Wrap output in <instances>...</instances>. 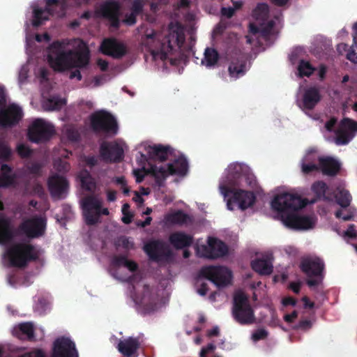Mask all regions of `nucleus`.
<instances>
[{"mask_svg":"<svg viewBox=\"0 0 357 357\" xmlns=\"http://www.w3.org/2000/svg\"><path fill=\"white\" fill-rule=\"evenodd\" d=\"M54 126L42 119L34 120L29 126L27 136L33 143L45 142L54 135Z\"/></svg>","mask_w":357,"mask_h":357,"instance_id":"nucleus-14","label":"nucleus"},{"mask_svg":"<svg viewBox=\"0 0 357 357\" xmlns=\"http://www.w3.org/2000/svg\"><path fill=\"white\" fill-rule=\"evenodd\" d=\"M243 165L238 162L231 163L227 168V180L230 185H238L239 184L238 179L242 178L244 174H243Z\"/></svg>","mask_w":357,"mask_h":357,"instance_id":"nucleus-33","label":"nucleus"},{"mask_svg":"<svg viewBox=\"0 0 357 357\" xmlns=\"http://www.w3.org/2000/svg\"><path fill=\"white\" fill-rule=\"evenodd\" d=\"M91 127L96 134L115 135L118 132V123L113 115L106 111H98L91 114Z\"/></svg>","mask_w":357,"mask_h":357,"instance_id":"nucleus-10","label":"nucleus"},{"mask_svg":"<svg viewBox=\"0 0 357 357\" xmlns=\"http://www.w3.org/2000/svg\"><path fill=\"white\" fill-rule=\"evenodd\" d=\"M64 105H66L65 99H62L59 97H52L47 101V106L50 110L59 109Z\"/></svg>","mask_w":357,"mask_h":357,"instance_id":"nucleus-46","label":"nucleus"},{"mask_svg":"<svg viewBox=\"0 0 357 357\" xmlns=\"http://www.w3.org/2000/svg\"><path fill=\"white\" fill-rule=\"evenodd\" d=\"M268 11V6L266 3H259L256 8L254 10V15H257L258 13L265 16Z\"/></svg>","mask_w":357,"mask_h":357,"instance_id":"nucleus-53","label":"nucleus"},{"mask_svg":"<svg viewBox=\"0 0 357 357\" xmlns=\"http://www.w3.org/2000/svg\"><path fill=\"white\" fill-rule=\"evenodd\" d=\"M201 278L211 281L218 288L225 287L230 284L232 278L231 271L227 267L221 266H208L202 267L196 278L199 284Z\"/></svg>","mask_w":357,"mask_h":357,"instance_id":"nucleus-9","label":"nucleus"},{"mask_svg":"<svg viewBox=\"0 0 357 357\" xmlns=\"http://www.w3.org/2000/svg\"><path fill=\"white\" fill-rule=\"evenodd\" d=\"M267 336H268V332L264 328H260V329H257L252 333V339L255 342H257L261 340H264V339L266 338Z\"/></svg>","mask_w":357,"mask_h":357,"instance_id":"nucleus-50","label":"nucleus"},{"mask_svg":"<svg viewBox=\"0 0 357 357\" xmlns=\"http://www.w3.org/2000/svg\"><path fill=\"white\" fill-rule=\"evenodd\" d=\"M46 229L47 219L40 215L26 218L18 227L19 232L29 239L43 237L46 233Z\"/></svg>","mask_w":357,"mask_h":357,"instance_id":"nucleus-13","label":"nucleus"},{"mask_svg":"<svg viewBox=\"0 0 357 357\" xmlns=\"http://www.w3.org/2000/svg\"><path fill=\"white\" fill-rule=\"evenodd\" d=\"M135 150H138V153L140 154V158L137 160L140 167L135 169L137 183H141L145 176H149L155 179L158 186H162L169 176H183L188 172V162L183 155L174 159L172 162L165 165L162 164L174 153V150L169 145L144 144L135 147Z\"/></svg>","mask_w":357,"mask_h":357,"instance_id":"nucleus-1","label":"nucleus"},{"mask_svg":"<svg viewBox=\"0 0 357 357\" xmlns=\"http://www.w3.org/2000/svg\"><path fill=\"white\" fill-rule=\"evenodd\" d=\"M67 139L72 142H79L80 139V134L75 128H68L66 131Z\"/></svg>","mask_w":357,"mask_h":357,"instance_id":"nucleus-47","label":"nucleus"},{"mask_svg":"<svg viewBox=\"0 0 357 357\" xmlns=\"http://www.w3.org/2000/svg\"><path fill=\"white\" fill-rule=\"evenodd\" d=\"M13 151L6 142L0 140V162H9L12 159Z\"/></svg>","mask_w":357,"mask_h":357,"instance_id":"nucleus-42","label":"nucleus"},{"mask_svg":"<svg viewBox=\"0 0 357 357\" xmlns=\"http://www.w3.org/2000/svg\"><path fill=\"white\" fill-rule=\"evenodd\" d=\"M86 165L90 168H92L97 165L98 164V158L95 155H88L84 158L83 160Z\"/></svg>","mask_w":357,"mask_h":357,"instance_id":"nucleus-52","label":"nucleus"},{"mask_svg":"<svg viewBox=\"0 0 357 357\" xmlns=\"http://www.w3.org/2000/svg\"><path fill=\"white\" fill-rule=\"evenodd\" d=\"M22 108L12 103L5 107H0V127L10 128L17 126L23 117Z\"/></svg>","mask_w":357,"mask_h":357,"instance_id":"nucleus-17","label":"nucleus"},{"mask_svg":"<svg viewBox=\"0 0 357 357\" xmlns=\"http://www.w3.org/2000/svg\"><path fill=\"white\" fill-rule=\"evenodd\" d=\"M185 35L181 30L170 31L161 41H158L159 47L151 49L150 52L154 61L160 59L165 61L169 54H172L177 50H180L185 42Z\"/></svg>","mask_w":357,"mask_h":357,"instance_id":"nucleus-5","label":"nucleus"},{"mask_svg":"<svg viewBox=\"0 0 357 357\" xmlns=\"http://www.w3.org/2000/svg\"><path fill=\"white\" fill-rule=\"evenodd\" d=\"M219 59V54L213 48L207 47L204 52V60L206 61V66L211 67L217 63Z\"/></svg>","mask_w":357,"mask_h":357,"instance_id":"nucleus-41","label":"nucleus"},{"mask_svg":"<svg viewBox=\"0 0 357 357\" xmlns=\"http://www.w3.org/2000/svg\"><path fill=\"white\" fill-rule=\"evenodd\" d=\"M312 324L311 321L307 319L301 320L298 324L294 326L295 329H301L303 331H307L312 328Z\"/></svg>","mask_w":357,"mask_h":357,"instance_id":"nucleus-51","label":"nucleus"},{"mask_svg":"<svg viewBox=\"0 0 357 357\" xmlns=\"http://www.w3.org/2000/svg\"><path fill=\"white\" fill-rule=\"evenodd\" d=\"M296 300L292 297L288 296L285 297L282 300V303L284 306H295L296 305Z\"/></svg>","mask_w":357,"mask_h":357,"instance_id":"nucleus-63","label":"nucleus"},{"mask_svg":"<svg viewBox=\"0 0 357 357\" xmlns=\"http://www.w3.org/2000/svg\"><path fill=\"white\" fill-rule=\"evenodd\" d=\"M337 123V119L334 117L329 119L325 124L326 129L329 131L332 132L333 130V128L335 126Z\"/></svg>","mask_w":357,"mask_h":357,"instance_id":"nucleus-64","label":"nucleus"},{"mask_svg":"<svg viewBox=\"0 0 357 357\" xmlns=\"http://www.w3.org/2000/svg\"><path fill=\"white\" fill-rule=\"evenodd\" d=\"M59 0H46L45 8H36L33 10V19L32 24L33 26H40L44 21L48 20L50 15H53L52 7L57 6Z\"/></svg>","mask_w":357,"mask_h":357,"instance_id":"nucleus-22","label":"nucleus"},{"mask_svg":"<svg viewBox=\"0 0 357 357\" xmlns=\"http://www.w3.org/2000/svg\"><path fill=\"white\" fill-rule=\"evenodd\" d=\"M351 46L349 47V45L345 43H340L337 46V50L341 54H342L344 52H347V54L349 51H351Z\"/></svg>","mask_w":357,"mask_h":357,"instance_id":"nucleus-61","label":"nucleus"},{"mask_svg":"<svg viewBox=\"0 0 357 357\" xmlns=\"http://www.w3.org/2000/svg\"><path fill=\"white\" fill-rule=\"evenodd\" d=\"M243 177L245 179V183L250 188H255L257 186V181L252 175H244Z\"/></svg>","mask_w":357,"mask_h":357,"instance_id":"nucleus-55","label":"nucleus"},{"mask_svg":"<svg viewBox=\"0 0 357 357\" xmlns=\"http://www.w3.org/2000/svg\"><path fill=\"white\" fill-rule=\"evenodd\" d=\"M208 291V284L205 282H202L199 284V287L197 289V293L201 296H205Z\"/></svg>","mask_w":357,"mask_h":357,"instance_id":"nucleus-62","label":"nucleus"},{"mask_svg":"<svg viewBox=\"0 0 357 357\" xmlns=\"http://www.w3.org/2000/svg\"><path fill=\"white\" fill-rule=\"evenodd\" d=\"M335 215L337 218H342L344 221L351 220L353 219L354 217L351 213L348 212L347 213H344L342 210L337 211Z\"/></svg>","mask_w":357,"mask_h":357,"instance_id":"nucleus-54","label":"nucleus"},{"mask_svg":"<svg viewBox=\"0 0 357 357\" xmlns=\"http://www.w3.org/2000/svg\"><path fill=\"white\" fill-rule=\"evenodd\" d=\"M319 171L327 176H335L340 169V164L335 159L326 156L318 158Z\"/></svg>","mask_w":357,"mask_h":357,"instance_id":"nucleus-27","label":"nucleus"},{"mask_svg":"<svg viewBox=\"0 0 357 357\" xmlns=\"http://www.w3.org/2000/svg\"><path fill=\"white\" fill-rule=\"evenodd\" d=\"M144 250L151 261L170 264L174 261V253L169 246L160 239L150 240L144 245Z\"/></svg>","mask_w":357,"mask_h":357,"instance_id":"nucleus-11","label":"nucleus"},{"mask_svg":"<svg viewBox=\"0 0 357 357\" xmlns=\"http://www.w3.org/2000/svg\"><path fill=\"white\" fill-rule=\"evenodd\" d=\"M299 268L308 278L306 284L309 287L319 286L324 278L325 264L318 257H306L301 259Z\"/></svg>","mask_w":357,"mask_h":357,"instance_id":"nucleus-7","label":"nucleus"},{"mask_svg":"<svg viewBox=\"0 0 357 357\" xmlns=\"http://www.w3.org/2000/svg\"><path fill=\"white\" fill-rule=\"evenodd\" d=\"M247 60L246 56L243 53L232 59L228 68L229 75L235 79L243 76L248 70Z\"/></svg>","mask_w":357,"mask_h":357,"instance_id":"nucleus-23","label":"nucleus"},{"mask_svg":"<svg viewBox=\"0 0 357 357\" xmlns=\"http://www.w3.org/2000/svg\"><path fill=\"white\" fill-rule=\"evenodd\" d=\"M353 29L354 30L353 36L354 43L351 45V51L347 54V59L357 63V22L354 24Z\"/></svg>","mask_w":357,"mask_h":357,"instance_id":"nucleus-43","label":"nucleus"},{"mask_svg":"<svg viewBox=\"0 0 357 357\" xmlns=\"http://www.w3.org/2000/svg\"><path fill=\"white\" fill-rule=\"evenodd\" d=\"M114 245L120 254L112 256L109 273L113 278L128 284V296L134 301V261L128 258L132 244L126 236H121L114 240Z\"/></svg>","mask_w":357,"mask_h":357,"instance_id":"nucleus-4","label":"nucleus"},{"mask_svg":"<svg viewBox=\"0 0 357 357\" xmlns=\"http://www.w3.org/2000/svg\"><path fill=\"white\" fill-rule=\"evenodd\" d=\"M81 185L83 189L87 191H92L96 188V183L90 173L84 170L80 174Z\"/></svg>","mask_w":357,"mask_h":357,"instance_id":"nucleus-37","label":"nucleus"},{"mask_svg":"<svg viewBox=\"0 0 357 357\" xmlns=\"http://www.w3.org/2000/svg\"><path fill=\"white\" fill-rule=\"evenodd\" d=\"M307 204V200L297 194L282 192L275 196L271 202V206L280 214L287 227L294 229H308L314 225L312 218L297 213Z\"/></svg>","mask_w":357,"mask_h":357,"instance_id":"nucleus-2","label":"nucleus"},{"mask_svg":"<svg viewBox=\"0 0 357 357\" xmlns=\"http://www.w3.org/2000/svg\"><path fill=\"white\" fill-rule=\"evenodd\" d=\"M235 13V8H232V7H223L221 8V14L227 17L231 18Z\"/></svg>","mask_w":357,"mask_h":357,"instance_id":"nucleus-58","label":"nucleus"},{"mask_svg":"<svg viewBox=\"0 0 357 357\" xmlns=\"http://www.w3.org/2000/svg\"><path fill=\"white\" fill-rule=\"evenodd\" d=\"M169 241L177 250L190 247L193 243V237L183 231H176L170 234Z\"/></svg>","mask_w":357,"mask_h":357,"instance_id":"nucleus-30","label":"nucleus"},{"mask_svg":"<svg viewBox=\"0 0 357 357\" xmlns=\"http://www.w3.org/2000/svg\"><path fill=\"white\" fill-rule=\"evenodd\" d=\"M273 257L271 255H264L252 261L251 267L257 273L261 275H268L273 272Z\"/></svg>","mask_w":357,"mask_h":357,"instance_id":"nucleus-26","label":"nucleus"},{"mask_svg":"<svg viewBox=\"0 0 357 357\" xmlns=\"http://www.w3.org/2000/svg\"><path fill=\"white\" fill-rule=\"evenodd\" d=\"M337 203L342 208H347L350 205L351 195L347 190L342 189L338 191L335 195Z\"/></svg>","mask_w":357,"mask_h":357,"instance_id":"nucleus-38","label":"nucleus"},{"mask_svg":"<svg viewBox=\"0 0 357 357\" xmlns=\"http://www.w3.org/2000/svg\"><path fill=\"white\" fill-rule=\"evenodd\" d=\"M117 349L124 356H132L134 355V337H129L128 339L120 340Z\"/></svg>","mask_w":357,"mask_h":357,"instance_id":"nucleus-36","label":"nucleus"},{"mask_svg":"<svg viewBox=\"0 0 357 357\" xmlns=\"http://www.w3.org/2000/svg\"><path fill=\"white\" fill-rule=\"evenodd\" d=\"M75 50L64 51L63 43L54 41L49 47L47 60L50 66L58 71L70 68H84L88 66L90 52L86 43L81 39L76 40Z\"/></svg>","mask_w":357,"mask_h":357,"instance_id":"nucleus-3","label":"nucleus"},{"mask_svg":"<svg viewBox=\"0 0 357 357\" xmlns=\"http://www.w3.org/2000/svg\"><path fill=\"white\" fill-rule=\"evenodd\" d=\"M13 335L20 340H32L35 337V327L32 322H23L15 326Z\"/></svg>","mask_w":357,"mask_h":357,"instance_id":"nucleus-29","label":"nucleus"},{"mask_svg":"<svg viewBox=\"0 0 357 357\" xmlns=\"http://www.w3.org/2000/svg\"><path fill=\"white\" fill-rule=\"evenodd\" d=\"M82 207L85 222L89 226L99 222L101 215H109L108 208H102L101 201L93 195L84 197L82 200Z\"/></svg>","mask_w":357,"mask_h":357,"instance_id":"nucleus-12","label":"nucleus"},{"mask_svg":"<svg viewBox=\"0 0 357 357\" xmlns=\"http://www.w3.org/2000/svg\"><path fill=\"white\" fill-rule=\"evenodd\" d=\"M298 71L299 76L301 77H310L315 71V68L309 61L302 59L299 61Z\"/></svg>","mask_w":357,"mask_h":357,"instance_id":"nucleus-40","label":"nucleus"},{"mask_svg":"<svg viewBox=\"0 0 357 357\" xmlns=\"http://www.w3.org/2000/svg\"><path fill=\"white\" fill-rule=\"evenodd\" d=\"M26 169L30 174L40 176L42 169V165L38 162H31L26 165Z\"/></svg>","mask_w":357,"mask_h":357,"instance_id":"nucleus-49","label":"nucleus"},{"mask_svg":"<svg viewBox=\"0 0 357 357\" xmlns=\"http://www.w3.org/2000/svg\"><path fill=\"white\" fill-rule=\"evenodd\" d=\"M340 128L354 135L357 132V122L349 118H344L340 121Z\"/></svg>","mask_w":357,"mask_h":357,"instance_id":"nucleus-44","label":"nucleus"},{"mask_svg":"<svg viewBox=\"0 0 357 357\" xmlns=\"http://www.w3.org/2000/svg\"><path fill=\"white\" fill-rule=\"evenodd\" d=\"M98 13L109 22L111 28L116 30L120 27L121 6L117 1H105L100 6Z\"/></svg>","mask_w":357,"mask_h":357,"instance_id":"nucleus-16","label":"nucleus"},{"mask_svg":"<svg viewBox=\"0 0 357 357\" xmlns=\"http://www.w3.org/2000/svg\"><path fill=\"white\" fill-rule=\"evenodd\" d=\"M232 316L241 325H251L256 318L248 296L243 292L236 293L234 296Z\"/></svg>","mask_w":357,"mask_h":357,"instance_id":"nucleus-8","label":"nucleus"},{"mask_svg":"<svg viewBox=\"0 0 357 357\" xmlns=\"http://www.w3.org/2000/svg\"><path fill=\"white\" fill-rule=\"evenodd\" d=\"M51 357H78L75 342L66 337L56 338L53 343Z\"/></svg>","mask_w":357,"mask_h":357,"instance_id":"nucleus-19","label":"nucleus"},{"mask_svg":"<svg viewBox=\"0 0 357 357\" xmlns=\"http://www.w3.org/2000/svg\"><path fill=\"white\" fill-rule=\"evenodd\" d=\"M47 186L52 197L59 199L66 197L69 183L65 177L55 174L49 177Z\"/></svg>","mask_w":357,"mask_h":357,"instance_id":"nucleus-20","label":"nucleus"},{"mask_svg":"<svg viewBox=\"0 0 357 357\" xmlns=\"http://www.w3.org/2000/svg\"><path fill=\"white\" fill-rule=\"evenodd\" d=\"M198 252L202 257L215 259L227 255L229 248L222 241L215 237H208L207 245H202Z\"/></svg>","mask_w":357,"mask_h":357,"instance_id":"nucleus-15","label":"nucleus"},{"mask_svg":"<svg viewBox=\"0 0 357 357\" xmlns=\"http://www.w3.org/2000/svg\"><path fill=\"white\" fill-rule=\"evenodd\" d=\"M13 238L10 222L8 218L0 217V244L6 245Z\"/></svg>","mask_w":357,"mask_h":357,"instance_id":"nucleus-34","label":"nucleus"},{"mask_svg":"<svg viewBox=\"0 0 357 357\" xmlns=\"http://www.w3.org/2000/svg\"><path fill=\"white\" fill-rule=\"evenodd\" d=\"M188 219V215L181 210L173 213H169L164 217V222L166 225H183Z\"/></svg>","mask_w":357,"mask_h":357,"instance_id":"nucleus-35","label":"nucleus"},{"mask_svg":"<svg viewBox=\"0 0 357 357\" xmlns=\"http://www.w3.org/2000/svg\"><path fill=\"white\" fill-rule=\"evenodd\" d=\"M6 254L13 266L22 268L29 262L38 260L40 251L32 244L17 243L10 246Z\"/></svg>","mask_w":357,"mask_h":357,"instance_id":"nucleus-6","label":"nucleus"},{"mask_svg":"<svg viewBox=\"0 0 357 357\" xmlns=\"http://www.w3.org/2000/svg\"><path fill=\"white\" fill-rule=\"evenodd\" d=\"M17 152L22 158H29L32 153L30 148L24 144H20L17 146Z\"/></svg>","mask_w":357,"mask_h":357,"instance_id":"nucleus-48","label":"nucleus"},{"mask_svg":"<svg viewBox=\"0 0 357 357\" xmlns=\"http://www.w3.org/2000/svg\"><path fill=\"white\" fill-rule=\"evenodd\" d=\"M232 200L238 205L239 208L243 211L255 204L256 197L252 192L238 190L234 192Z\"/></svg>","mask_w":357,"mask_h":357,"instance_id":"nucleus-25","label":"nucleus"},{"mask_svg":"<svg viewBox=\"0 0 357 357\" xmlns=\"http://www.w3.org/2000/svg\"><path fill=\"white\" fill-rule=\"evenodd\" d=\"M318 158L312 152H308L301 162V172L303 174L308 175L314 172L319 171V165L317 164Z\"/></svg>","mask_w":357,"mask_h":357,"instance_id":"nucleus-32","label":"nucleus"},{"mask_svg":"<svg viewBox=\"0 0 357 357\" xmlns=\"http://www.w3.org/2000/svg\"><path fill=\"white\" fill-rule=\"evenodd\" d=\"M344 235L351 238H354L356 237L357 234L355 230L354 225H350L349 226L348 229L344 232Z\"/></svg>","mask_w":357,"mask_h":357,"instance_id":"nucleus-60","label":"nucleus"},{"mask_svg":"<svg viewBox=\"0 0 357 357\" xmlns=\"http://www.w3.org/2000/svg\"><path fill=\"white\" fill-rule=\"evenodd\" d=\"M100 155L107 162H119L124 157V150L119 143L103 142L100 146Z\"/></svg>","mask_w":357,"mask_h":357,"instance_id":"nucleus-18","label":"nucleus"},{"mask_svg":"<svg viewBox=\"0 0 357 357\" xmlns=\"http://www.w3.org/2000/svg\"><path fill=\"white\" fill-rule=\"evenodd\" d=\"M216 347L213 343H209L206 347H203L200 352V357H207L206 354L213 351Z\"/></svg>","mask_w":357,"mask_h":357,"instance_id":"nucleus-57","label":"nucleus"},{"mask_svg":"<svg viewBox=\"0 0 357 357\" xmlns=\"http://www.w3.org/2000/svg\"><path fill=\"white\" fill-rule=\"evenodd\" d=\"M135 305L142 306L146 311H151L154 309L155 305V297L149 285H144L140 296L135 294Z\"/></svg>","mask_w":357,"mask_h":357,"instance_id":"nucleus-28","label":"nucleus"},{"mask_svg":"<svg viewBox=\"0 0 357 357\" xmlns=\"http://www.w3.org/2000/svg\"><path fill=\"white\" fill-rule=\"evenodd\" d=\"M312 190L317 198L320 199L325 197L327 185L324 181H317L312 184Z\"/></svg>","mask_w":357,"mask_h":357,"instance_id":"nucleus-45","label":"nucleus"},{"mask_svg":"<svg viewBox=\"0 0 357 357\" xmlns=\"http://www.w3.org/2000/svg\"><path fill=\"white\" fill-rule=\"evenodd\" d=\"M335 143L337 145L347 144L351 139L354 137V134L350 133L347 130H344L339 127L335 132Z\"/></svg>","mask_w":357,"mask_h":357,"instance_id":"nucleus-39","label":"nucleus"},{"mask_svg":"<svg viewBox=\"0 0 357 357\" xmlns=\"http://www.w3.org/2000/svg\"><path fill=\"white\" fill-rule=\"evenodd\" d=\"M116 184L121 185V187L122 188V190H123V192L124 195H128V194L129 189L126 186V180L124 178V177H117V178H116Z\"/></svg>","mask_w":357,"mask_h":357,"instance_id":"nucleus-56","label":"nucleus"},{"mask_svg":"<svg viewBox=\"0 0 357 357\" xmlns=\"http://www.w3.org/2000/svg\"><path fill=\"white\" fill-rule=\"evenodd\" d=\"M17 175L13 168L7 164H3L0 169V188H7L15 184Z\"/></svg>","mask_w":357,"mask_h":357,"instance_id":"nucleus-31","label":"nucleus"},{"mask_svg":"<svg viewBox=\"0 0 357 357\" xmlns=\"http://www.w3.org/2000/svg\"><path fill=\"white\" fill-rule=\"evenodd\" d=\"M100 51L114 59L121 58L126 53L125 45L113 38L104 39L100 44Z\"/></svg>","mask_w":357,"mask_h":357,"instance_id":"nucleus-21","label":"nucleus"},{"mask_svg":"<svg viewBox=\"0 0 357 357\" xmlns=\"http://www.w3.org/2000/svg\"><path fill=\"white\" fill-rule=\"evenodd\" d=\"M321 96L319 89L316 86H310L304 89L302 104L305 109L312 110L320 102Z\"/></svg>","mask_w":357,"mask_h":357,"instance_id":"nucleus-24","label":"nucleus"},{"mask_svg":"<svg viewBox=\"0 0 357 357\" xmlns=\"http://www.w3.org/2000/svg\"><path fill=\"white\" fill-rule=\"evenodd\" d=\"M152 221V218L150 216H147L144 221L141 220H135V225L139 227H145L151 224Z\"/></svg>","mask_w":357,"mask_h":357,"instance_id":"nucleus-59","label":"nucleus"}]
</instances>
